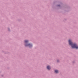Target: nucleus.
<instances>
[{
    "instance_id": "423d86ee",
    "label": "nucleus",
    "mask_w": 78,
    "mask_h": 78,
    "mask_svg": "<svg viewBox=\"0 0 78 78\" xmlns=\"http://www.w3.org/2000/svg\"><path fill=\"white\" fill-rule=\"evenodd\" d=\"M57 62H58V60H57Z\"/></svg>"
},
{
    "instance_id": "f257e3e1",
    "label": "nucleus",
    "mask_w": 78,
    "mask_h": 78,
    "mask_svg": "<svg viewBox=\"0 0 78 78\" xmlns=\"http://www.w3.org/2000/svg\"><path fill=\"white\" fill-rule=\"evenodd\" d=\"M69 44L72 46V48H76V49H78V46L76 44H73V43L72 42V41L70 40H69Z\"/></svg>"
},
{
    "instance_id": "20e7f679",
    "label": "nucleus",
    "mask_w": 78,
    "mask_h": 78,
    "mask_svg": "<svg viewBox=\"0 0 78 78\" xmlns=\"http://www.w3.org/2000/svg\"><path fill=\"white\" fill-rule=\"evenodd\" d=\"M55 72L57 73H58V70H55Z\"/></svg>"
},
{
    "instance_id": "7ed1b4c3",
    "label": "nucleus",
    "mask_w": 78,
    "mask_h": 78,
    "mask_svg": "<svg viewBox=\"0 0 78 78\" xmlns=\"http://www.w3.org/2000/svg\"><path fill=\"white\" fill-rule=\"evenodd\" d=\"M47 69H48V70H50V66H47Z\"/></svg>"
},
{
    "instance_id": "f03ea898",
    "label": "nucleus",
    "mask_w": 78,
    "mask_h": 78,
    "mask_svg": "<svg viewBox=\"0 0 78 78\" xmlns=\"http://www.w3.org/2000/svg\"><path fill=\"white\" fill-rule=\"evenodd\" d=\"M25 46L26 47H27V46H28L29 47H32V45L30 44H28L27 45L26 44Z\"/></svg>"
},
{
    "instance_id": "0eeeda50",
    "label": "nucleus",
    "mask_w": 78,
    "mask_h": 78,
    "mask_svg": "<svg viewBox=\"0 0 78 78\" xmlns=\"http://www.w3.org/2000/svg\"><path fill=\"white\" fill-rule=\"evenodd\" d=\"M58 6H59V5H58Z\"/></svg>"
},
{
    "instance_id": "39448f33",
    "label": "nucleus",
    "mask_w": 78,
    "mask_h": 78,
    "mask_svg": "<svg viewBox=\"0 0 78 78\" xmlns=\"http://www.w3.org/2000/svg\"><path fill=\"white\" fill-rule=\"evenodd\" d=\"M28 42V40H26L25 41V43H26V44H27V43Z\"/></svg>"
}]
</instances>
